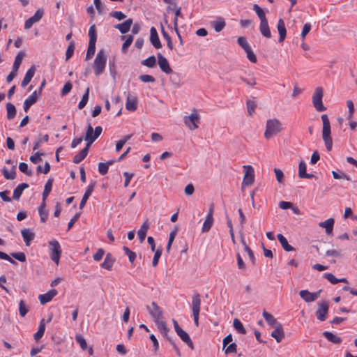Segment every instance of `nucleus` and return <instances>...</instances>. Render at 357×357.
<instances>
[{"label": "nucleus", "instance_id": "obj_45", "mask_svg": "<svg viewBox=\"0 0 357 357\" xmlns=\"http://www.w3.org/2000/svg\"><path fill=\"white\" fill-rule=\"evenodd\" d=\"M299 296L307 303L313 302L312 292H310L308 290L300 291Z\"/></svg>", "mask_w": 357, "mask_h": 357}, {"label": "nucleus", "instance_id": "obj_8", "mask_svg": "<svg viewBox=\"0 0 357 357\" xmlns=\"http://www.w3.org/2000/svg\"><path fill=\"white\" fill-rule=\"evenodd\" d=\"M146 309L148 310L154 322L160 321L162 319V310L158 305L155 302H152L151 305H147Z\"/></svg>", "mask_w": 357, "mask_h": 357}, {"label": "nucleus", "instance_id": "obj_39", "mask_svg": "<svg viewBox=\"0 0 357 357\" xmlns=\"http://www.w3.org/2000/svg\"><path fill=\"white\" fill-rule=\"evenodd\" d=\"M2 172L6 179L13 180L16 177L15 165H13L11 170H8L6 167L3 168Z\"/></svg>", "mask_w": 357, "mask_h": 357}, {"label": "nucleus", "instance_id": "obj_19", "mask_svg": "<svg viewBox=\"0 0 357 357\" xmlns=\"http://www.w3.org/2000/svg\"><path fill=\"white\" fill-rule=\"evenodd\" d=\"M179 337L191 349H194V344L189 335L182 328L176 332Z\"/></svg>", "mask_w": 357, "mask_h": 357}, {"label": "nucleus", "instance_id": "obj_20", "mask_svg": "<svg viewBox=\"0 0 357 357\" xmlns=\"http://www.w3.org/2000/svg\"><path fill=\"white\" fill-rule=\"evenodd\" d=\"M306 164L304 161H301L298 165V176L301 178H312L314 177V174L306 172Z\"/></svg>", "mask_w": 357, "mask_h": 357}, {"label": "nucleus", "instance_id": "obj_54", "mask_svg": "<svg viewBox=\"0 0 357 357\" xmlns=\"http://www.w3.org/2000/svg\"><path fill=\"white\" fill-rule=\"evenodd\" d=\"M19 169L27 176H32L33 172L29 170L28 165L25 162H20L19 165Z\"/></svg>", "mask_w": 357, "mask_h": 357}, {"label": "nucleus", "instance_id": "obj_4", "mask_svg": "<svg viewBox=\"0 0 357 357\" xmlns=\"http://www.w3.org/2000/svg\"><path fill=\"white\" fill-rule=\"evenodd\" d=\"M49 250L50 259L58 264L62 252L59 241L56 240L49 241Z\"/></svg>", "mask_w": 357, "mask_h": 357}, {"label": "nucleus", "instance_id": "obj_57", "mask_svg": "<svg viewBox=\"0 0 357 357\" xmlns=\"http://www.w3.org/2000/svg\"><path fill=\"white\" fill-rule=\"evenodd\" d=\"M237 42L239 46H241L244 50V51L250 47L245 37H238Z\"/></svg>", "mask_w": 357, "mask_h": 357}, {"label": "nucleus", "instance_id": "obj_2", "mask_svg": "<svg viewBox=\"0 0 357 357\" xmlns=\"http://www.w3.org/2000/svg\"><path fill=\"white\" fill-rule=\"evenodd\" d=\"M282 130V123L277 119H268L266 121L264 137L269 139L277 135Z\"/></svg>", "mask_w": 357, "mask_h": 357}, {"label": "nucleus", "instance_id": "obj_58", "mask_svg": "<svg viewBox=\"0 0 357 357\" xmlns=\"http://www.w3.org/2000/svg\"><path fill=\"white\" fill-rule=\"evenodd\" d=\"M10 255L14 257L15 259L24 262L26 261V255L22 252H12Z\"/></svg>", "mask_w": 357, "mask_h": 357}, {"label": "nucleus", "instance_id": "obj_40", "mask_svg": "<svg viewBox=\"0 0 357 357\" xmlns=\"http://www.w3.org/2000/svg\"><path fill=\"white\" fill-rule=\"evenodd\" d=\"M6 111H7V119L9 120H11L16 115L15 106L11 102H8L6 104Z\"/></svg>", "mask_w": 357, "mask_h": 357}, {"label": "nucleus", "instance_id": "obj_33", "mask_svg": "<svg viewBox=\"0 0 357 357\" xmlns=\"http://www.w3.org/2000/svg\"><path fill=\"white\" fill-rule=\"evenodd\" d=\"M279 242L280 243L283 249L287 252L294 251L295 249L288 243L287 238L281 234L277 236Z\"/></svg>", "mask_w": 357, "mask_h": 357}, {"label": "nucleus", "instance_id": "obj_24", "mask_svg": "<svg viewBox=\"0 0 357 357\" xmlns=\"http://www.w3.org/2000/svg\"><path fill=\"white\" fill-rule=\"evenodd\" d=\"M333 225H334V219L333 218H328L324 222H321L319 223V226L322 228L326 229V232L328 234H331L333 232Z\"/></svg>", "mask_w": 357, "mask_h": 357}, {"label": "nucleus", "instance_id": "obj_7", "mask_svg": "<svg viewBox=\"0 0 357 357\" xmlns=\"http://www.w3.org/2000/svg\"><path fill=\"white\" fill-rule=\"evenodd\" d=\"M200 120V116L197 112V111H194L190 115L186 116L184 117V123L191 130H195L198 128Z\"/></svg>", "mask_w": 357, "mask_h": 357}, {"label": "nucleus", "instance_id": "obj_1", "mask_svg": "<svg viewBox=\"0 0 357 357\" xmlns=\"http://www.w3.org/2000/svg\"><path fill=\"white\" fill-rule=\"evenodd\" d=\"M321 120L323 123L322 138L327 151H331L332 149L333 141L331 137V130L330 121L326 114L321 115Z\"/></svg>", "mask_w": 357, "mask_h": 357}, {"label": "nucleus", "instance_id": "obj_41", "mask_svg": "<svg viewBox=\"0 0 357 357\" xmlns=\"http://www.w3.org/2000/svg\"><path fill=\"white\" fill-rule=\"evenodd\" d=\"M52 183H53L52 178H49L47 180V181L46 182L45 187H44V190L43 192V197H44V199H46L47 197H48L49 194L50 193V192L52 190Z\"/></svg>", "mask_w": 357, "mask_h": 357}, {"label": "nucleus", "instance_id": "obj_30", "mask_svg": "<svg viewBox=\"0 0 357 357\" xmlns=\"http://www.w3.org/2000/svg\"><path fill=\"white\" fill-rule=\"evenodd\" d=\"M29 185L25 183H22L19 184L13 190V199L15 200H18L24 189L27 188Z\"/></svg>", "mask_w": 357, "mask_h": 357}, {"label": "nucleus", "instance_id": "obj_27", "mask_svg": "<svg viewBox=\"0 0 357 357\" xmlns=\"http://www.w3.org/2000/svg\"><path fill=\"white\" fill-rule=\"evenodd\" d=\"M155 323L157 326L158 331L168 340V337H170L168 335L169 329L168 328L167 324L161 320L155 321Z\"/></svg>", "mask_w": 357, "mask_h": 357}, {"label": "nucleus", "instance_id": "obj_13", "mask_svg": "<svg viewBox=\"0 0 357 357\" xmlns=\"http://www.w3.org/2000/svg\"><path fill=\"white\" fill-rule=\"evenodd\" d=\"M150 41L155 48L160 49L162 47L158 32L153 26L151 27L150 30Z\"/></svg>", "mask_w": 357, "mask_h": 357}, {"label": "nucleus", "instance_id": "obj_42", "mask_svg": "<svg viewBox=\"0 0 357 357\" xmlns=\"http://www.w3.org/2000/svg\"><path fill=\"white\" fill-rule=\"evenodd\" d=\"M233 326L239 333L243 335L246 333L245 328L238 319L236 318L234 319Z\"/></svg>", "mask_w": 357, "mask_h": 357}, {"label": "nucleus", "instance_id": "obj_38", "mask_svg": "<svg viewBox=\"0 0 357 357\" xmlns=\"http://www.w3.org/2000/svg\"><path fill=\"white\" fill-rule=\"evenodd\" d=\"M25 56V54L24 52L20 51L17 53V54L15 56V61L13 66V70L14 71H17L19 70V68L22 63V61Z\"/></svg>", "mask_w": 357, "mask_h": 357}, {"label": "nucleus", "instance_id": "obj_12", "mask_svg": "<svg viewBox=\"0 0 357 357\" xmlns=\"http://www.w3.org/2000/svg\"><path fill=\"white\" fill-rule=\"evenodd\" d=\"M191 308L192 314H199L201 309V297L198 292H195L192 296Z\"/></svg>", "mask_w": 357, "mask_h": 357}, {"label": "nucleus", "instance_id": "obj_10", "mask_svg": "<svg viewBox=\"0 0 357 357\" xmlns=\"http://www.w3.org/2000/svg\"><path fill=\"white\" fill-rule=\"evenodd\" d=\"M243 168L245 172L243 180V185L250 186L255 180L254 169L251 165H244Z\"/></svg>", "mask_w": 357, "mask_h": 357}, {"label": "nucleus", "instance_id": "obj_50", "mask_svg": "<svg viewBox=\"0 0 357 357\" xmlns=\"http://www.w3.org/2000/svg\"><path fill=\"white\" fill-rule=\"evenodd\" d=\"M181 8H178L175 11V17L174 19V26L175 31L177 33L178 38L181 40V43H182V39H181V35L179 34L178 31V17L181 16Z\"/></svg>", "mask_w": 357, "mask_h": 357}, {"label": "nucleus", "instance_id": "obj_35", "mask_svg": "<svg viewBox=\"0 0 357 357\" xmlns=\"http://www.w3.org/2000/svg\"><path fill=\"white\" fill-rule=\"evenodd\" d=\"M89 147L90 146H87V145H86L85 148H84L77 155H75L74 156V158H73V162L76 163V164H78L82 160H83L85 158V157L87 155V154H88Z\"/></svg>", "mask_w": 357, "mask_h": 357}, {"label": "nucleus", "instance_id": "obj_36", "mask_svg": "<svg viewBox=\"0 0 357 357\" xmlns=\"http://www.w3.org/2000/svg\"><path fill=\"white\" fill-rule=\"evenodd\" d=\"M262 315L267 324L273 328H275L277 324H281L276 321L271 314L267 312L266 310H264Z\"/></svg>", "mask_w": 357, "mask_h": 357}, {"label": "nucleus", "instance_id": "obj_28", "mask_svg": "<svg viewBox=\"0 0 357 357\" xmlns=\"http://www.w3.org/2000/svg\"><path fill=\"white\" fill-rule=\"evenodd\" d=\"M22 236L24 238L26 246L30 245V242L34 238L35 234L29 229H24L21 231Z\"/></svg>", "mask_w": 357, "mask_h": 357}, {"label": "nucleus", "instance_id": "obj_51", "mask_svg": "<svg viewBox=\"0 0 357 357\" xmlns=\"http://www.w3.org/2000/svg\"><path fill=\"white\" fill-rule=\"evenodd\" d=\"M29 311V307L25 304L24 301H20L19 303V312L22 317H24Z\"/></svg>", "mask_w": 357, "mask_h": 357}, {"label": "nucleus", "instance_id": "obj_17", "mask_svg": "<svg viewBox=\"0 0 357 357\" xmlns=\"http://www.w3.org/2000/svg\"><path fill=\"white\" fill-rule=\"evenodd\" d=\"M115 261L116 259L113 255L111 253H107L100 266L106 270L111 271Z\"/></svg>", "mask_w": 357, "mask_h": 357}, {"label": "nucleus", "instance_id": "obj_44", "mask_svg": "<svg viewBox=\"0 0 357 357\" xmlns=\"http://www.w3.org/2000/svg\"><path fill=\"white\" fill-rule=\"evenodd\" d=\"M253 10L256 12L257 15H258L260 20V22L267 20L264 11L257 4H255L253 6Z\"/></svg>", "mask_w": 357, "mask_h": 357}, {"label": "nucleus", "instance_id": "obj_34", "mask_svg": "<svg viewBox=\"0 0 357 357\" xmlns=\"http://www.w3.org/2000/svg\"><path fill=\"white\" fill-rule=\"evenodd\" d=\"M323 335L327 339L328 341L334 344H340L342 338L331 332L324 331Z\"/></svg>", "mask_w": 357, "mask_h": 357}, {"label": "nucleus", "instance_id": "obj_59", "mask_svg": "<svg viewBox=\"0 0 357 357\" xmlns=\"http://www.w3.org/2000/svg\"><path fill=\"white\" fill-rule=\"evenodd\" d=\"M132 41H133V36L132 35L128 36L125 42L123 43V45H122V51L123 52L127 51V49L132 44Z\"/></svg>", "mask_w": 357, "mask_h": 357}, {"label": "nucleus", "instance_id": "obj_49", "mask_svg": "<svg viewBox=\"0 0 357 357\" xmlns=\"http://www.w3.org/2000/svg\"><path fill=\"white\" fill-rule=\"evenodd\" d=\"M123 251L125 252V254L128 256L129 261L131 264H133L136 259V253L131 250H130L128 247L124 246L123 248Z\"/></svg>", "mask_w": 357, "mask_h": 357}, {"label": "nucleus", "instance_id": "obj_32", "mask_svg": "<svg viewBox=\"0 0 357 357\" xmlns=\"http://www.w3.org/2000/svg\"><path fill=\"white\" fill-rule=\"evenodd\" d=\"M45 331V320L41 319L38 331L33 335L34 340L38 342L44 335Z\"/></svg>", "mask_w": 357, "mask_h": 357}, {"label": "nucleus", "instance_id": "obj_31", "mask_svg": "<svg viewBox=\"0 0 357 357\" xmlns=\"http://www.w3.org/2000/svg\"><path fill=\"white\" fill-rule=\"evenodd\" d=\"M259 31L262 36L266 38H270L271 37V33L268 24V20L260 22Z\"/></svg>", "mask_w": 357, "mask_h": 357}, {"label": "nucleus", "instance_id": "obj_53", "mask_svg": "<svg viewBox=\"0 0 357 357\" xmlns=\"http://www.w3.org/2000/svg\"><path fill=\"white\" fill-rule=\"evenodd\" d=\"M332 174H333V176L335 179H342V178H344V179H346L347 181H350L351 178L350 177L347 175L346 174H344V172L340 171V172H335V171H333L332 172Z\"/></svg>", "mask_w": 357, "mask_h": 357}, {"label": "nucleus", "instance_id": "obj_56", "mask_svg": "<svg viewBox=\"0 0 357 357\" xmlns=\"http://www.w3.org/2000/svg\"><path fill=\"white\" fill-rule=\"evenodd\" d=\"M245 52H246L247 57L250 61H251L252 63H257V56L255 54V53L253 52V51L252 50L251 47L247 49L246 50H245Z\"/></svg>", "mask_w": 357, "mask_h": 357}, {"label": "nucleus", "instance_id": "obj_15", "mask_svg": "<svg viewBox=\"0 0 357 357\" xmlns=\"http://www.w3.org/2000/svg\"><path fill=\"white\" fill-rule=\"evenodd\" d=\"M271 333V337H273L278 343H280L284 337V332L282 324H277Z\"/></svg>", "mask_w": 357, "mask_h": 357}, {"label": "nucleus", "instance_id": "obj_43", "mask_svg": "<svg viewBox=\"0 0 357 357\" xmlns=\"http://www.w3.org/2000/svg\"><path fill=\"white\" fill-rule=\"evenodd\" d=\"M213 225V218L206 217L205 221L204 222L202 231L203 233L208 232Z\"/></svg>", "mask_w": 357, "mask_h": 357}, {"label": "nucleus", "instance_id": "obj_21", "mask_svg": "<svg viewBox=\"0 0 357 357\" xmlns=\"http://www.w3.org/2000/svg\"><path fill=\"white\" fill-rule=\"evenodd\" d=\"M137 99L135 96L128 95L127 96L126 108L130 112H134L137 108Z\"/></svg>", "mask_w": 357, "mask_h": 357}, {"label": "nucleus", "instance_id": "obj_9", "mask_svg": "<svg viewBox=\"0 0 357 357\" xmlns=\"http://www.w3.org/2000/svg\"><path fill=\"white\" fill-rule=\"evenodd\" d=\"M44 15V10L43 8H38L35 14L25 21L24 29H29L33 24L39 22Z\"/></svg>", "mask_w": 357, "mask_h": 357}, {"label": "nucleus", "instance_id": "obj_62", "mask_svg": "<svg viewBox=\"0 0 357 357\" xmlns=\"http://www.w3.org/2000/svg\"><path fill=\"white\" fill-rule=\"evenodd\" d=\"M256 107L257 104L254 101L248 100L247 109L249 115H252L255 112Z\"/></svg>", "mask_w": 357, "mask_h": 357}, {"label": "nucleus", "instance_id": "obj_18", "mask_svg": "<svg viewBox=\"0 0 357 357\" xmlns=\"http://www.w3.org/2000/svg\"><path fill=\"white\" fill-rule=\"evenodd\" d=\"M132 22V20L130 18L121 24L114 25V28L118 29L121 33H126L130 31Z\"/></svg>", "mask_w": 357, "mask_h": 357}, {"label": "nucleus", "instance_id": "obj_3", "mask_svg": "<svg viewBox=\"0 0 357 357\" xmlns=\"http://www.w3.org/2000/svg\"><path fill=\"white\" fill-rule=\"evenodd\" d=\"M107 63V54L103 50L98 51L93 62L94 73L96 76L102 74L105 68Z\"/></svg>", "mask_w": 357, "mask_h": 357}, {"label": "nucleus", "instance_id": "obj_14", "mask_svg": "<svg viewBox=\"0 0 357 357\" xmlns=\"http://www.w3.org/2000/svg\"><path fill=\"white\" fill-rule=\"evenodd\" d=\"M57 294L58 291L56 289H51L44 294H40L38 296L40 303L42 305H45V303L50 302L54 296L57 295Z\"/></svg>", "mask_w": 357, "mask_h": 357}, {"label": "nucleus", "instance_id": "obj_23", "mask_svg": "<svg viewBox=\"0 0 357 357\" xmlns=\"http://www.w3.org/2000/svg\"><path fill=\"white\" fill-rule=\"evenodd\" d=\"M37 98H38V94H37V91H35L32 93L31 95H30L25 100H24V110L25 112H27L29 110V109L30 108V107L33 105L36 101H37Z\"/></svg>", "mask_w": 357, "mask_h": 357}, {"label": "nucleus", "instance_id": "obj_22", "mask_svg": "<svg viewBox=\"0 0 357 357\" xmlns=\"http://www.w3.org/2000/svg\"><path fill=\"white\" fill-rule=\"evenodd\" d=\"M278 31L280 35L279 43L284 40L287 36V30L284 25V22L282 19H280L277 25Z\"/></svg>", "mask_w": 357, "mask_h": 357}, {"label": "nucleus", "instance_id": "obj_61", "mask_svg": "<svg viewBox=\"0 0 357 357\" xmlns=\"http://www.w3.org/2000/svg\"><path fill=\"white\" fill-rule=\"evenodd\" d=\"M76 342L79 344L80 347L85 350L87 347V344L86 340L81 335H76L75 337Z\"/></svg>", "mask_w": 357, "mask_h": 357}, {"label": "nucleus", "instance_id": "obj_48", "mask_svg": "<svg viewBox=\"0 0 357 357\" xmlns=\"http://www.w3.org/2000/svg\"><path fill=\"white\" fill-rule=\"evenodd\" d=\"M155 63L156 59L154 56H151L142 61V64L143 66H147L149 68H153L155 66Z\"/></svg>", "mask_w": 357, "mask_h": 357}, {"label": "nucleus", "instance_id": "obj_64", "mask_svg": "<svg viewBox=\"0 0 357 357\" xmlns=\"http://www.w3.org/2000/svg\"><path fill=\"white\" fill-rule=\"evenodd\" d=\"M109 169V167L105 162H100L98 164V172L101 175H105Z\"/></svg>", "mask_w": 357, "mask_h": 357}, {"label": "nucleus", "instance_id": "obj_37", "mask_svg": "<svg viewBox=\"0 0 357 357\" xmlns=\"http://www.w3.org/2000/svg\"><path fill=\"white\" fill-rule=\"evenodd\" d=\"M211 25L216 32H220L225 26L226 23L223 18L219 17L211 22Z\"/></svg>", "mask_w": 357, "mask_h": 357}, {"label": "nucleus", "instance_id": "obj_25", "mask_svg": "<svg viewBox=\"0 0 357 357\" xmlns=\"http://www.w3.org/2000/svg\"><path fill=\"white\" fill-rule=\"evenodd\" d=\"M36 68L34 66H31L26 73L25 76L22 81L21 86L25 87L31 82V79L34 76Z\"/></svg>", "mask_w": 357, "mask_h": 357}, {"label": "nucleus", "instance_id": "obj_47", "mask_svg": "<svg viewBox=\"0 0 357 357\" xmlns=\"http://www.w3.org/2000/svg\"><path fill=\"white\" fill-rule=\"evenodd\" d=\"M89 43H96L97 34L95 24L90 26L89 30Z\"/></svg>", "mask_w": 357, "mask_h": 357}, {"label": "nucleus", "instance_id": "obj_16", "mask_svg": "<svg viewBox=\"0 0 357 357\" xmlns=\"http://www.w3.org/2000/svg\"><path fill=\"white\" fill-rule=\"evenodd\" d=\"M95 185H96V182H93V183H90L89 185V186L87 187V189L85 191V192L82 197V199L80 202V204H79L80 209H82L85 206V204L87 202V199L91 196V193L93 192V191L94 190Z\"/></svg>", "mask_w": 357, "mask_h": 357}, {"label": "nucleus", "instance_id": "obj_52", "mask_svg": "<svg viewBox=\"0 0 357 357\" xmlns=\"http://www.w3.org/2000/svg\"><path fill=\"white\" fill-rule=\"evenodd\" d=\"M96 43H89V47L86 55V60L90 59L95 54Z\"/></svg>", "mask_w": 357, "mask_h": 357}, {"label": "nucleus", "instance_id": "obj_55", "mask_svg": "<svg viewBox=\"0 0 357 357\" xmlns=\"http://www.w3.org/2000/svg\"><path fill=\"white\" fill-rule=\"evenodd\" d=\"M74 50H75V45H74V43L73 42H70L68 48H67V50H66V60H68L70 59L73 55V53H74Z\"/></svg>", "mask_w": 357, "mask_h": 357}, {"label": "nucleus", "instance_id": "obj_60", "mask_svg": "<svg viewBox=\"0 0 357 357\" xmlns=\"http://www.w3.org/2000/svg\"><path fill=\"white\" fill-rule=\"evenodd\" d=\"M161 255H162V249L161 248H158L157 250H155V255H154L153 261H152L153 266L155 267L158 265V261H159L160 257H161Z\"/></svg>", "mask_w": 357, "mask_h": 357}, {"label": "nucleus", "instance_id": "obj_5", "mask_svg": "<svg viewBox=\"0 0 357 357\" xmlns=\"http://www.w3.org/2000/svg\"><path fill=\"white\" fill-rule=\"evenodd\" d=\"M323 94V89L318 86L315 89L312 95V103L317 112H323L326 109L322 102Z\"/></svg>", "mask_w": 357, "mask_h": 357}, {"label": "nucleus", "instance_id": "obj_63", "mask_svg": "<svg viewBox=\"0 0 357 357\" xmlns=\"http://www.w3.org/2000/svg\"><path fill=\"white\" fill-rule=\"evenodd\" d=\"M43 155V153L36 152L34 155H32L29 159L31 162H33V164H38L42 160L41 155Z\"/></svg>", "mask_w": 357, "mask_h": 357}, {"label": "nucleus", "instance_id": "obj_29", "mask_svg": "<svg viewBox=\"0 0 357 357\" xmlns=\"http://www.w3.org/2000/svg\"><path fill=\"white\" fill-rule=\"evenodd\" d=\"M149 229V225L148 220H146L141 226L140 229L137 231V236L141 243H142L146 238V233Z\"/></svg>", "mask_w": 357, "mask_h": 357}, {"label": "nucleus", "instance_id": "obj_26", "mask_svg": "<svg viewBox=\"0 0 357 357\" xmlns=\"http://www.w3.org/2000/svg\"><path fill=\"white\" fill-rule=\"evenodd\" d=\"M84 139L87 142V146H90L92 144V143L96 140V138H94L93 128L91 124H89L87 126V130Z\"/></svg>", "mask_w": 357, "mask_h": 357}, {"label": "nucleus", "instance_id": "obj_6", "mask_svg": "<svg viewBox=\"0 0 357 357\" xmlns=\"http://www.w3.org/2000/svg\"><path fill=\"white\" fill-rule=\"evenodd\" d=\"M317 310H316L315 315L317 319L320 321H324L327 319V315L329 309L328 301H321L317 303Z\"/></svg>", "mask_w": 357, "mask_h": 357}, {"label": "nucleus", "instance_id": "obj_11", "mask_svg": "<svg viewBox=\"0 0 357 357\" xmlns=\"http://www.w3.org/2000/svg\"><path fill=\"white\" fill-rule=\"evenodd\" d=\"M157 58L158 63L160 70L167 75L172 73V69L171 68L167 59L161 53L157 54Z\"/></svg>", "mask_w": 357, "mask_h": 357}, {"label": "nucleus", "instance_id": "obj_46", "mask_svg": "<svg viewBox=\"0 0 357 357\" xmlns=\"http://www.w3.org/2000/svg\"><path fill=\"white\" fill-rule=\"evenodd\" d=\"M89 88L88 87L86 89L85 93L82 96V98L78 104V108L79 109H83L86 106V105L88 102V100H89Z\"/></svg>", "mask_w": 357, "mask_h": 357}]
</instances>
